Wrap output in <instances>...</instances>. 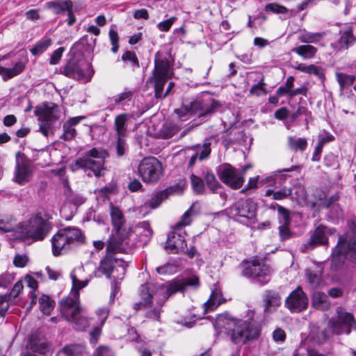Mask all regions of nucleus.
<instances>
[{
    "label": "nucleus",
    "mask_w": 356,
    "mask_h": 356,
    "mask_svg": "<svg viewBox=\"0 0 356 356\" xmlns=\"http://www.w3.org/2000/svg\"><path fill=\"white\" fill-rule=\"evenodd\" d=\"M84 269L80 266L74 268L70 273L72 287L69 296L63 298L60 302L62 316L69 322L74 324V327L83 330L89 326L88 319L83 316V308L80 306L79 290L88 284L90 279L81 280Z\"/></svg>",
    "instance_id": "1"
},
{
    "label": "nucleus",
    "mask_w": 356,
    "mask_h": 356,
    "mask_svg": "<svg viewBox=\"0 0 356 356\" xmlns=\"http://www.w3.org/2000/svg\"><path fill=\"white\" fill-rule=\"evenodd\" d=\"M200 284L199 279L196 276L186 277L181 280L175 281L169 284L165 288L163 286H157L155 284L147 283L145 284L142 288L141 297L143 300L140 304L136 305L138 308L142 305H147L151 301V298H155L158 304L161 305L165 302L168 297L178 291L183 292L186 286H198Z\"/></svg>",
    "instance_id": "2"
},
{
    "label": "nucleus",
    "mask_w": 356,
    "mask_h": 356,
    "mask_svg": "<svg viewBox=\"0 0 356 356\" xmlns=\"http://www.w3.org/2000/svg\"><path fill=\"white\" fill-rule=\"evenodd\" d=\"M215 327L216 329L224 328L227 330L234 343H245L259 335V330L252 321L236 320L227 314L218 315L216 318Z\"/></svg>",
    "instance_id": "3"
},
{
    "label": "nucleus",
    "mask_w": 356,
    "mask_h": 356,
    "mask_svg": "<svg viewBox=\"0 0 356 356\" xmlns=\"http://www.w3.org/2000/svg\"><path fill=\"white\" fill-rule=\"evenodd\" d=\"M109 213L113 231L106 242V251L120 252L124 250V244L127 243L126 241L131 233V229L127 226L126 218L118 207L111 204Z\"/></svg>",
    "instance_id": "4"
},
{
    "label": "nucleus",
    "mask_w": 356,
    "mask_h": 356,
    "mask_svg": "<svg viewBox=\"0 0 356 356\" xmlns=\"http://www.w3.org/2000/svg\"><path fill=\"white\" fill-rule=\"evenodd\" d=\"M347 225L348 231L339 236L332 252L330 267L333 270L341 268L348 254L356 253V218L348 220Z\"/></svg>",
    "instance_id": "5"
},
{
    "label": "nucleus",
    "mask_w": 356,
    "mask_h": 356,
    "mask_svg": "<svg viewBox=\"0 0 356 356\" xmlns=\"http://www.w3.org/2000/svg\"><path fill=\"white\" fill-rule=\"evenodd\" d=\"M79 228L67 227L58 230L51 238L52 253L55 257L67 253L73 247L84 242Z\"/></svg>",
    "instance_id": "6"
},
{
    "label": "nucleus",
    "mask_w": 356,
    "mask_h": 356,
    "mask_svg": "<svg viewBox=\"0 0 356 356\" xmlns=\"http://www.w3.org/2000/svg\"><path fill=\"white\" fill-rule=\"evenodd\" d=\"M170 64L167 58H161L156 55L154 68L152 75L147 80V83H154V96L156 99L165 98L174 87L173 82L168 83L165 92L163 94V87L170 78Z\"/></svg>",
    "instance_id": "7"
},
{
    "label": "nucleus",
    "mask_w": 356,
    "mask_h": 356,
    "mask_svg": "<svg viewBox=\"0 0 356 356\" xmlns=\"http://www.w3.org/2000/svg\"><path fill=\"white\" fill-rule=\"evenodd\" d=\"M51 229L50 222L40 215H35L27 222L17 227L15 233L19 239L31 238L42 241Z\"/></svg>",
    "instance_id": "8"
},
{
    "label": "nucleus",
    "mask_w": 356,
    "mask_h": 356,
    "mask_svg": "<svg viewBox=\"0 0 356 356\" xmlns=\"http://www.w3.org/2000/svg\"><path fill=\"white\" fill-rule=\"evenodd\" d=\"M106 152L101 148L94 147L86 152L85 154L78 158L72 165V171L79 169L92 171L96 177H100L101 172L104 169Z\"/></svg>",
    "instance_id": "9"
},
{
    "label": "nucleus",
    "mask_w": 356,
    "mask_h": 356,
    "mask_svg": "<svg viewBox=\"0 0 356 356\" xmlns=\"http://www.w3.org/2000/svg\"><path fill=\"white\" fill-rule=\"evenodd\" d=\"M219 103L213 99L208 98L191 103L190 108L181 107L175 111L181 121H186L193 116H197L200 121L214 112L219 107Z\"/></svg>",
    "instance_id": "10"
},
{
    "label": "nucleus",
    "mask_w": 356,
    "mask_h": 356,
    "mask_svg": "<svg viewBox=\"0 0 356 356\" xmlns=\"http://www.w3.org/2000/svg\"><path fill=\"white\" fill-rule=\"evenodd\" d=\"M241 267L243 276L253 279L261 285L267 284L270 280L272 270L263 259L243 261Z\"/></svg>",
    "instance_id": "11"
},
{
    "label": "nucleus",
    "mask_w": 356,
    "mask_h": 356,
    "mask_svg": "<svg viewBox=\"0 0 356 356\" xmlns=\"http://www.w3.org/2000/svg\"><path fill=\"white\" fill-rule=\"evenodd\" d=\"M38 120L40 122L39 129L44 136L51 134L54 124L59 120L61 115L60 107L53 103L44 104L37 106L34 111Z\"/></svg>",
    "instance_id": "12"
},
{
    "label": "nucleus",
    "mask_w": 356,
    "mask_h": 356,
    "mask_svg": "<svg viewBox=\"0 0 356 356\" xmlns=\"http://www.w3.org/2000/svg\"><path fill=\"white\" fill-rule=\"evenodd\" d=\"M257 207L251 198L240 200L227 209L229 215L235 220L248 225L255 222Z\"/></svg>",
    "instance_id": "13"
},
{
    "label": "nucleus",
    "mask_w": 356,
    "mask_h": 356,
    "mask_svg": "<svg viewBox=\"0 0 356 356\" xmlns=\"http://www.w3.org/2000/svg\"><path fill=\"white\" fill-rule=\"evenodd\" d=\"M138 171L143 181L147 184L158 182L163 175L161 163L152 156L144 158L139 163Z\"/></svg>",
    "instance_id": "14"
},
{
    "label": "nucleus",
    "mask_w": 356,
    "mask_h": 356,
    "mask_svg": "<svg viewBox=\"0 0 356 356\" xmlns=\"http://www.w3.org/2000/svg\"><path fill=\"white\" fill-rule=\"evenodd\" d=\"M61 72L69 78L82 80L86 82L89 81L94 74L92 65L85 59L69 60L61 70Z\"/></svg>",
    "instance_id": "15"
},
{
    "label": "nucleus",
    "mask_w": 356,
    "mask_h": 356,
    "mask_svg": "<svg viewBox=\"0 0 356 356\" xmlns=\"http://www.w3.org/2000/svg\"><path fill=\"white\" fill-rule=\"evenodd\" d=\"M337 318L329 321V325L337 334H350L351 327L355 323V318L352 313L348 312L342 307H337Z\"/></svg>",
    "instance_id": "16"
},
{
    "label": "nucleus",
    "mask_w": 356,
    "mask_h": 356,
    "mask_svg": "<svg viewBox=\"0 0 356 356\" xmlns=\"http://www.w3.org/2000/svg\"><path fill=\"white\" fill-rule=\"evenodd\" d=\"M220 179L234 189L241 188L244 182L243 174L228 164L221 165L218 171Z\"/></svg>",
    "instance_id": "17"
},
{
    "label": "nucleus",
    "mask_w": 356,
    "mask_h": 356,
    "mask_svg": "<svg viewBox=\"0 0 356 356\" xmlns=\"http://www.w3.org/2000/svg\"><path fill=\"white\" fill-rule=\"evenodd\" d=\"M308 306V299L305 293L298 286L285 300V307L293 313L300 312Z\"/></svg>",
    "instance_id": "18"
},
{
    "label": "nucleus",
    "mask_w": 356,
    "mask_h": 356,
    "mask_svg": "<svg viewBox=\"0 0 356 356\" xmlns=\"http://www.w3.org/2000/svg\"><path fill=\"white\" fill-rule=\"evenodd\" d=\"M127 266V264L122 261L118 259H113L110 256H106L101 261L98 270L107 277H110L111 273H114L115 270L119 271L120 277H116L115 278L122 280L125 275Z\"/></svg>",
    "instance_id": "19"
},
{
    "label": "nucleus",
    "mask_w": 356,
    "mask_h": 356,
    "mask_svg": "<svg viewBox=\"0 0 356 356\" xmlns=\"http://www.w3.org/2000/svg\"><path fill=\"white\" fill-rule=\"evenodd\" d=\"M186 188L185 183H179L170 187L163 191L156 193L150 200L146 202V205L151 209L157 208L163 200L168 198V195L177 192H183Z\"/></svg>",
    "instance_id": "20"
},
{
    "label": "nucleus",
    "mask_w": 356,
    "mask_h": 356,
    "mask_svg": "<svg viewBox=\"0 0 356 356\" xmlns=\"http://www.w3.org/2000/svg\"><path fill=\"white\" fill-rule=\"evenodd\" d=\"M32 174L33 171L30 163L22 160L17 161L13 181L19 185H24L31 180Z\"/></svg>",
    "instance_id": "21"
},
{
    "label": "nucleus",
    "mask_w": 356,
    "mask_h": 356,
    "mask_svg": "<svg viewBox=\"0 0 356 356\" xmlns=\"http://www.w3.org/2000/svg\"><path fill=\"white\" fill-rule=\"evenodd\" d=\"M333 232L332 229L323 225H319L312 233L310 239L307 243V247L313 249L318 245L327 243L328 236Z\"/></svg>",
    "instance_id": "22"
},
{
    "label": "nucleus",
    "mask_w": 356,
    "mask_h": 356,
    "mask_svg": "<svg viewBox=\"0 0 356 356\" xmlns=\"http://www.w3.org/2000/svg\"><path fill=\"white\" fill-rule=\"evenodd\" d=\"M186 242L184 236L177 232H172L168 236L165 249L169 253L177 254L184 251Z\"/></svg>",
    "instance_id": "23"
},
{
    "label": "nucleus",
    "mask_w": 356,
    "mask_h": 356,
    "mask_svg": "<svg viewBox=\"0 0 356 356\" xmlns=\"http://www.w3.org/2000/svg\"><path fill=\"white\" fill-rule=\"evenodd\" d=\"M355 42V37L353 35V30L348 29L341 31L339 38L337 41L331 44V47L336 51L348 49L350 46L353 45Z\"/></svg>",
    "instance_id": "24"
},
{
    "label": "nucleus",
    "mask_w": 356,
    "mask_h": 356,
    "mask_svg": "<svg viewBox=\"0 0 356 356\" xmlns=\"http://www.w3.org/2000/svg\"><path fill=\"white\" fill-rule=\"evenodd\" d=\"M264 301L265 302V312L273 313L280 306L281 297L278 292L268 290L264 294Z\"/></svg>",
    "instance_id": "25"
},
{
    "label": "nucleus",
    "mask_w": 356,
    "mask_h": 356,
    "mask_svg": "<svg viewBox=\"0 0 356 356\" xmlns=\"http://www.w3.org/2000/svg\"><path fill=\"white\" fill-rule=\"evenodd\" d=\"M84 116L74 117L68 119L63 124V134L61 138L65 140H70L76 136V130L75 127L79 124Z\"/></svg>",
    "instance_id": "26"
},
{
    "label": "nucleus",
    "mask_w": 356,
    "mask_h": 356,
    "mask_svg": "<svg viewBox=\"0 0 356 356\" xmlns=\"http://www.w3.org/2000/svg\"><path fill=\"white\" fill-rule=\"evenodd\" d=\"M145 284L142 285L141 286V288H140V301L139 302H137V303H135L134 305V307L136 310H138V309H142L143 307H147L148 306H151V305H153V303L155 302L156 304V307H154L152 310H150L149 312H147L145 314L146 317L149 319H151V320H157L159 321V318H160V314H161V312H162L161 307L163 306V305L164 304V302L160 305L158 304L157 301L155 300V298H151L149 300L151 301L149 303L147 304V305H140L139 306V307L136 308V305L137 304H140L142 302H143V299H142V297H141V291H142V288L143 286H144Z\"/></svg>",
    "instance_id": "27"
},
{
    "label": "nucleus",
    "mask_w": 356,
    "mask_h": 356,
    "mask_svg": "<svg viewBox=\"0 0 356 356\" xmlns=\"http://www.w3.org/2000/svg\"><path fill=\"white\" fill-rule=\"evenodd\" d=\"M45 8L51 9L55 14H60L73 8V3L70 0L51 1L45 3Z\"/></svg>",
    "instance_id": "28"
},
{
    "label": "nucleus",
    "mask_w": 356,
    "mask_h": 356,
    "mask_svg": "<svg viewBox=\"0 0 356 356\" xmlns=\"http://www.w3.org/2000/svg\"><path fill=\"white\" fill-rule=\"evenodd\" d=\"M312 304L316 309L323 311L328 309L330 306L327 296L321 291H315L313 293Z\"/></svg>",
    "instance_id": "29"
},
{
    "label": "nucleus",
    "mask_w": 356,
    "mask_h": 356,
    "mask_svg": "<svg viewBox=\"0 0 356 356\" xmlns=\"http://www.w3.org/2000/svg\"><path fill=\"white\" fill-rule=\"evenodd\" d=\"M291 51L296 53L304 60H310L315 57L317 49L310 44H301L293 48Z\"/></svg>",
    "instance_id": "30"
},
{
    "label": "nucleus",
    "mask_w": 356,
    "mask_h": 356,
    "mask_svg": "<svg viewBox=\"0 0 356 356\" xmlns=\"http://www.w3.org/2000/svg\"><path fill=\"white\" fill-rule=\"evenodd\" d=\"M128 120L127 115L122 113L118 115L115 118L114 130L115 137H126L127 133V122Z\"/></svg>",
    "instance_id": "31"
},
{
    "label": "nucleus",
    "mask_w": 356,
    "mask_h": 356,
    "mask_svg": "<svg viewBox=\"0 0 356 356\" xmlns=\"http://www.w3.org/2000/svg\"><path fill=\"white\" fill-rule=\"evenodd\" d=\"M134 233L139 236L141 241L147 242L152 235V230L150 228L149 223L147 221H143L138 223L134 228Z\"/></svg>",
    "instance_id": "32"
},
{
    "label": "nucleus",
    "mask_w": 356,
    "mask_h": 356,
    "mask_svg": "<svg viewBox=\"0 0 356 356\" xmlns=\"http://www.w3.org/2000/svg\"><path fill=\"white\" fill-rule=\"evenodd\" d=\"M25 67V65L22 61L17 62L12 68H7L0 66V75L4 79L13 78L20 74Z\"/></svg>",
    "instance_id": "33"
},
{
    "label": "nucleus",
    "mask_w": 356,
    "mask_h": 356,
    "mask_svg": "<svg viewBox=\"0 0 356 356\" xmlns=\"http://www.w3.org/2000/svg\"><path fill=\"white\" fill-rule=\"evenodd\" d=\"M324 33H312L305 30L300 31L298 33V40L302 42L309 44V43H316L323 39Z\"/></svg>",
    "instance_id": "34"
},
{
    "label": "nucleus",
    "mask_w": 356,
    "mask_h": 356,
    "mask_svg": "<svg viewBox=\"0 0 356 356\" xmlns=\"http://www.w3.org/2000/svg\"><path fill=\"white\" fill-rule=\"evenodd\" d=\"M15 218L10 214H0V231L10 232L14 230Z\"/></svg>",
    "instance_id": "35"
},
{
    "label": "nucleus",
    "mask_w": 356,
    "mask_h": 356,
    "mask_svg": "<svg viewBox=\"0 0 356 356\" xmlns=\"http://www.w3.org/2000/svg\"><path fill=\"white\" fill-rule=\"evenodd\" d=\"M222 295L218 290L211 292L209 299L204 304L205 311H213L216 309L222 302Z\"/></svg>",
    "instance_id": "36"
},
{
    "label": "nucleus",
    "mask_w": 356,
    "mask_h": 356,
    "mask_svg": "<svg viewBox=\"0 0 356 356\" xmlns=\"http://www.w3.org/2000/svg\"><path fill=\"white\" fill-rule=\"evenodd\" d=\"M309 337L314 343H321L327 339L326 331L324 328L313 325L311 326Z\"/></svg>",
    "instance_id": "37"
},
{
    "label": "nucleus",
    "mask_w": 356,
    "mask_h": 356,
    "mask_svg": "<svg viewBox=\"0 0 356 356\" xmlns=\"http://www.w3.org/2000/svg\"><path fill=\"white\" fill-rule=\"evenodd\" d=\"M288 145L289 147L293 151L300 150L303 152L307 148V142L306 139L302 138L289 136L288 138Z\"/></svg>",
    "instance_id": "38"
},
{
    "label": "nucleus",
    "mask_w": 356,
    "mask_h": 356,
    "mask_svg": "<svg viewBox=\"0 0 356 356\" xmlns=\"http://www.w3.org/2000/svg\"><path fill=\"white\" fill-rule=\"evenodd\" d=\"M293 68L294 70L300 71L301 72L309 74H314L318 77H321L323 75L321 68L314 65H306L305 64L300 63L296 66H294Z\"/></svg>",
    "instance_id": "39"
},
{
    "label": "nucleus",
    "mask_w": 356,
    "mask_h": 356,
    "mask_svg": "<svg viewBox=\"0 0 356 356\" xmlns=\"http://www.w3.org/2000/svg\"><path fill=\"white\" fill-rule=\"evenodd\" d=\"M39 305L40 311L45 315H49L54 309V302L50 299L49 296L42 295L39 298Z\"/></svg>",
    "instance_id": "40"
},
{
    "label": "nucleus",
    "mask_w": 356,
    "mask_h": 356,
    "mask_svg": "<svg viewBox=\"0 0 356 356\" xmlns=\"http://www.w3.org/2000/svg\"><path fill=\"white\" fill-rule=\"evenodd\" d=\"M52 44L51 38H44L38 41L36 44L30 49L31 53L33 56L42 54Z\"/></svg>",
    "instance_id": "41"
},
{
    "label": "nucleus",
    "mask_w": 356,
    "mask_h": 356,
    "mask_svg": "<svg viewBox=\"0 0 356 356\" xmlns=\"http://www.w3.org/2000/svg\"><path fill=\"white\" fill-rule=\"evenodd\" d=\"M60 353L66 356H80L84 353V348L79 344H71L65 346Z\"/></svg>",
    "instance_id": "42"
},
{
    "label": "nucleus",
    "mask_w": 356,
    "mask_h": 356,
    "mask_svg": "<svg viewBox=\"0 0 356 356\" xmlns=\"http://www.w3.org/2000/svg\"><path fill=\"white\" fill-rule=\"evenodd\" d=\"M179 127L172 122L165 123L161 129V135L163 138H170L178 133Z\"/></svg>",
    "instance_id": "43"
},
{
    "label": "nucleus",
    "mask_w": 356,
    "mask_h": 356,
    "mask_svg": "<svg viewBox=\"0 0 356 356\" xmlns=\"http://www.w3.org/2000/svg\"><path fill=\"white\" fill-rule=\"evenodd\" d=\"M195 204H193L182 216L180 221L176 224L175 227V230H178L182 226L190 225L192 221L191 216L196 213L194 211Z\"/></svg>",
    "instance_id": "44"
},
{
    "label": "nucleus",
    "mask_w": 356,
    "mask_h": 356,
    "mask_svg": "<svg viewBox=\"0 0 356 356\" xmlns=\"http://www.w3.org/2000/svg\"><path fill=\"white\" fill-rule=\"evenodd\" d=\"M307 280L312 288L317 287L321 282V274L320 271L307 270L305 272Z\"/></svg>",
    "instance_id": "45"
},
{
    "label": "nucleus",
    "mask_w": 356,
    "mask_h": 356,
    "mask_svg": "<svg viewBox=\"0 0 356 356\" xmlns=\"http://www.w3.org/2000/svg\"><path fill=\"white\" fill-rule=\"evenodd\" d=\"M65 187V195L70 202L73 203L74 204H81L85 202V199L83 198V197L73 193V191L71 190V188L67 184H66Z\"/></svg>",
    "instance_id": "46"
},
{
    "label": "nucleus",
    "mask_w": 356,
    "mask_h": 356,
    "mask_svg": "<svg viewBox=\"0 0 356 356\" xmlns=\"http://www.w3.org/2000/svg\"><path fill=\"white\" fill-rule=\"evenodd\" d=\"M336 76L341 90L353 84L355 80V77L354 76L343 73H337Z\"/></svg>",
    "instance_id": "47"
},
{
    "label": "nucleus",
    "mask_w": 356,
    "mask_h": 356,
    "mask_svg": "<svg viewBox=\"0 0 356 356\" xmlns=\"http://www.w3.org/2000/svg\"><path fill=\"white\" fill-rule=\"evenodd\" d=\"M191 182L193 190L196 194H202L204 192L203 180L195 175H191Z\"/></svg>",
    "instance_id": "48"
},
{
    "label": "nucleus",
    "mask_w": 356,
    "mask_h": 356,
    "mask_svg": "<svg viewBox=\"0 0 356 356\" xmlns=\"http://www.w3.org/2000/svg\"><path fill=\"white\" fill-rule=\"evenodd\" d=\"M204 180L207 186L212 193H215L221 186L215 175L212 173H207L204 177Z\"/></svg>",
    "instance_id": "49"
},
{
    "label": "nucleus",
    "mask_w": 356,
    "mask_h": 356,
    "mask_svg": "<svg viewBox=\"0 0 356 356\" xmlns=\"http://www.w3.org/2000/svg\"><path fill=\"white\" fill-rule=\"evenodd\" d=\"M277 211L280 216L279 218L280 224L290 225L291 222L290 211L288 209L280 205H277Z\"/></svg>",
    "instance_id": "50"
},
{
    "label": "nucleus",
    "mask_w": 356,
    "mask_h": 356,
    "mask_svg": "<svg viewBox=\"0 0 356 356\" xmlns=\"http://www.w3.org/2000/svg\"><path fill=\"white\" fill-rule=\"evenodd\" d=\"M122 60L124 62L129 61L132 66V70H135L137 68H139V61L138 58L134 52L127 51L123 54L122 56Z\"/></svg>",
    "instance_id": "51"
},
{
    "label": "nucleus",
    "mask_w": 356,
    "mask_h": 356,
    "mask_svg": "<svg viewBox=\"0 0 356 356\" xmlns=\"http://www.w3.org/2000/svg\"><path fill=\"white\" fill-rule=\"evenodd\" d=\"M264 10L266 12H271L275 14H284L286 13L288 11V9L285 6L274 2L266 4Z\"/></svg>",
    "instance_id": "52"
},
{
    "label": "nucleus",
    "mask_w": 356,
    "mask_h": 356,
    "mask_svg": "<svg viewBox=\"0 0 356 356\" xmlns=\"http://www.w3.org/2000/svg\"><path fill=\"white\" fill-rule=\"evenodd\" d=\"M266 83H264V77L261 79L258 83L253 85L250 89V94L254 96H260L266 95V90L264 88Z\"/></svg>",
    "instance_id": "53"
},
{
    "label": "nucleus",
    "mask_w": 356,
    "mask_h": 356,
    "mask_svg": "<svg viewBox=\"0 0 356 356\" xmlns=\"http://www.w3.org/2000/svg\"><path fill=\"white\" fill-rule=\"evenodd\" d=\"M292 191L291 188L284 186L273 193V199L274 200H282L286 199L291 195Z\"/></svg>",
    "instance_id": "54"
},
{
    "label": "nucleus",
    "mask_w": 356,
    "mask_h": 356,
    "mask_svg": "<svg viewBox=\"0 0 356 356\" xmlns=\"http://www.w3.org/2000/svg\"><path fill=\"white\" fill-rule=\"evenodd\" d=\"M297 168L296 166L295 165H293L291 166V168H284L281 170H277L276 172H275L273 173V175H269V176H267L264 179H261V184H274L275 181V177L279 174V173H281V172H291L294 170H296Z\"/></svg>",
    "instance_id": "55"
},
{
    "label": "nucleus",
    "mask_w": 356,
    "mask_h": 356,
    "mask_svg": "<svg viewBox=\"0 0 356 356\" xmlns=\"http://www.w3.org/2000/svg\"><path fill=\"white\" fill-rule=\"evenodd\" d=\"M134 95V91L125 90L124 92L114 97L113 101L115 104H121L124 102H129Z\"/></svg>",
    "instance_id": "56"
},
{
    "label": "nucleus",
    "mask_w": 356,
    "mask_h": 356,
    "mask_svg": "<svg viewBox=\"0 0 356 356\" xmlns=\"http://www.w3.org/2000/svg\"><path fill=\"white\" fill-rule=\"evenodd\" d=\"M108 35H109V39H110L111 43L112 44L111 51L113 53H116L118 51V49H119V44H118V43H119V36H118V34L117 31H115V30L110 29Z\"/></svg>",
    "instance_id": "57"
},
{
    "label": "nucleus",
    "mask_w": 356,
    "mask_h": 356,
    "mask_svg": "<svg viewBox=\"0 0 356 356\" xmlns=\"http://www.w3.org/2000/svg\"><path fill=\"white\" fill-rule=\"evenodd\" d=\"M278 229L281 241L288 240L293 236V233L289 229V225H280Z\"/></svg>",
    "instance_id": "58"
},
{
    "label": "nucleus",
    "mask_w": 356,
    "mask_h": 356,
    "mask_svg": "<svg viewBox=\"0 0 356 356\" xmlns=\"http://www.w3.org/2000/svg\"><path fill=\"white\" fill-rule=\"evenodd\" d=\"M109 314V309L107 307L99 308L96 311V314L98 316L99 325L102 327L107 319Z\"/></svg>",
    "instance_id": "59"
},
{
    "label": "nucleus",
    "mask_w": 356,
    "mask_h": 356,
    "mask_svg": "<svg viewBox=\"0 0 356 356\" xmlns=\"http://www.w3.org/2000/svg\"><path fill=\"white\" fill-rule=\"evenodd\" d=\"M176 20V17H171L168 19L159 22L157 25V27L161 31H168Z\"/></svg>",
    "instance_id": "60"
},
{
    "label": "nucleus",
    "mask_w": 356,
    "mask_h": 356,
    "mask_svg": "<svg viewBox=\"0 0 356 356\" xmlns=\"http://www.w3.org/2000/svg\"><path fill=\"white\" fill-rule=\"evenodd\" d=\"M31 349L33 353H38L42 355H44L46 354V353L47 351L48 346L44 342L31 343Z\"/></svg>",
    "instance_id": "61"
},
{
    "label": "nucleus",
    "mask_w": 356,
    "mask_h": 356,
    "mask_svg": "<svg viewBox=\"0 0 356 356\" xmlns=\"http://www.w3.org/2000/svg\"><path fill=\"white\" fill-rule=\"evenodd\" d=\"M210 143H204L200 149H198L197 154L200 160H204L207 158L211 154Z\"/></svg>",
    "instance_id": "62"
},
{
    "label": "nucleus",
    "mask_w": 356,
    "mask_h": 356,
    "mask_svg": "<svg viewBox=\"0 0 356 356\" xmlns=\"http://www.w3.org/2000/svg\"><path fill=\"white\" fill-rule=\"evenodd\" d=\"M126 137H115L116 138V149L119 156H122L125 153L126 149Z\"/></svg>",
    "instance_id": "63"
},
{
    "label": "nucleus",
    "mask_w": 356,
    "mask_h": 356,
    "mask_svg": "<svg viewBox=\"0 0 356 356\" xmlns=\"http://www.w3.org/2000/svg\"><path fill=\"white\" fill-rule=\"evenodd\" d=\"M64 50V47H59L57 49H56L52 53V55L49 60V64L51 65H57L62 58Z\"/></svg>",
    "instance_id": "64"
}]
</instances>
